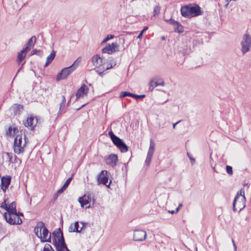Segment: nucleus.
Segmentation results:
<instances>
[{
	"instance_id": "1",
	"label": "nucleus",
	"mask_w": 251,
	"mask_h": 251,
	"mask_svg": "<svg viewBox=\"0 0 251 251\" xmlns=\"http://www.w3.org/2000/svg\"><path fill=\"white\" fill-rule=\"evenodd\" d=\"M52 234L53 244L57 251H71L67 247L63 232L60 228L54 230Z\"/></svg>"
},
{
	"instance_id": "2",
	"label": "nucleus",
	"mask_w": 251,
	"mask_h": 251,
	"mask_svg": "<svg viewBox=\"0 0 251 251\" xmlns=\"http://www.w3.org/2000/svg\"><path fill=\"white\" fill-rule=\"evenodd\" d=\"M34 233L41 242H51V234L42 222L37 223L34 228Z\"/></svg>"
},
{
	"instance_id": "3",
	"label": "nucleus",
	"mask_w": 251,
	"mask_h": 251,
	"mask_svg": "<svg viewBox=\"0 0 251 251\" xmlns=\"http://www.w3.org/2000/svg\"><path fill=\"white\" fill-rule=\"evenodd\" d=\"M180 12L182 16H200L203 14L201 8L196 3H190L181 6Z\"/></svg>"
},
{
	"instance_id": "4",
	"label": "nucleus",
	"mask_w": 251,
	"mask_h": 251,
	"mask_svg": "<svg viewBox=\"0 0 251 251\" xmlns=\"http://www.w3.org/2000/svg\"><path fill=\"white\" fill-rule=\"evenodd\" d=\"M26 144L25 135L17 134L14 139L13 150L15 153L18 154L23 153L25 151V148Z\"/></svg>"
},
{
	"instance_id": "5",
	"label": "nucleus",
	"mask_w": 251,
	"mask_h": 251,
	"mask_svg": "<svg viewBox=\"0 0 251 251\" xmlns=\"http://www.w3.org/2000/svg\"><path fill=\"white\" fill-rule=\"evenodd\" d=\"M81 61V58L79 57L77 58L72 65L63 69L57 75L56 77L57 80L59 81L66 78L68 76L71 74L76 69L79 65Z\"/></svg>"
},
{
	"instance_id": "6",
	"label": "nucleus",
	"mask_w": 251,
	"mask_h": 251,
	"mask_svg": "<svg viewBox=\"0 0 251 251\" xmlns=\"http://www.w3.org/2000/svg\"><path fill=\"white\" fill-rule=\"evenodd\" d=\"M108 135L113 144L122 152H126L128 151V146L121 139L115 135L111 130L108 132Z\"/></svg>"
},
{
	"instance_id": "7",
	"label": "nucleus",
	"mask_w": 251,
	"mask_h": 251,
	"mask_svg": "<svg viewBox=\"0 0 251 251\" xmlns=\"http://www.w3.org/2000/svg\"><path fill=\"white\" fill-rule=\"evenodd\" d=\"M245 197L242 195L241 192L240 194L237 193L233 202V211H241L245 207Z\"/></svg>"
},
{
	"instance_id": "8",
	"label": "nucleus",
	"mask_w": 251,
	"mask_h": 251,
	"mask_svg": "<svg viewBox=\"0 0 251 251\" xmlns=\"http://www.w3.org/2000/svg\"><path fill=\"white\" fill-rule=\"evenodd\" d=\"M3 217L6 221L10 225H20L22 223V220L17 212L12 213H5Z\"/></svg>"
},
{
	"instance_id": "9",
	"label": "nucleus",
	"mask_w": 251,
	"mask_h": 251,
	"mask_svg": "<svg viewBox=\"0 0 251 251\" xmlns=\"http://www.w3.org/2000/svg\"><path fill=\"white\" fill-rule=\"evenodd\" d=\"M251 44V37L248 34H245L243 36V40L241 42L242 52L245 54L250 50V47Z\"/></svg>"
},
{
	"instance_id": "10",
	"label": "nucleus",
	"mask_w": 251,
	"mask_h": 251,
	"mask_svg": "<svg viewBox=\"0 0 251 251\" xmlns=\"http://www.w3.org/2000/svg\"><path fill=\"white\" fill-rule=\"evenodd\" d=\"M91 60L94 66L100 68L101 71H103V67L105 66V62L100 55H94L92 56Z\"/></svg>"
},
{
	"instance_id": "11",
	"label": "nucleus",
	"mask_w": 251,
	"mask_h": 251,
	"mask_svg": "<svg viewBox=\"0 0 251 251\" xmlns=\"http://www.w3.org/2000/svg\"><path fill=\"white\" fill-rule=\"evenodd\" d=\"M119 45L117 43H112L111 44H107L105 47L102 49V53L111 54L113 52L119 51Z\"/></svg>"
},
{
	"instance_id": "12",
	"label": "nucleus",
	"mask_w": 251,
	"mask_h": 251,
	"mask_svg": "<svg viewBox=\"0 0 251 251\" xmlns=\"http://www.w3.org/2000/svg\"><path fill=\"white\" fill-rule=\"evenodd\" d=\"M107 171L106 170H102L100 173L98 177V180L99 183L105 185L107 187L109 188L111 183V181L108 184H107L108 181V176L107 175Z\"/></svg>"
},
{
	"instance_id": "13",
	"label": "nucleus",
	"mask_w": 251,
	"mask_h": 251,
	"mask_svg": "<svg viewBox=\"0 0 251 251\" xmlns=\"http://www.w3.org/2000/svg\"><path fill=\"white\" fill-rule=\"evenodd\" d=\"M166 22L170 23L174 26V31L178 33H181L183 32V26L178 22L170 18L169 19H164Z\"/></svg>"
},
{
	"instance_id": "14",
	"label": "nucleus",
	"mask_w": 251,
	"mask_h": 251,
	"mask_svg": "<svg viewBox=\"0 0 251 251\" xmlns=\"http://www.w3.org/2000/svg\"><path fill=\"white\" fill-rule=\"evenodd\" d=\"M105 160L107 164L113 168L117 165L118 161V156L115 154H110L105 158Z\"/></svg>"
},
{
	"instance_id": "15",
	"label": "nucleus",
	"mask_w": 251,
	"mask_h": 251,
	"mask_svg": "<svg viewBox=\"0 0 251 251\" xmlns=\"http://www.w3.org/2000/svg\"><path fill=\"white\" fill-rule=\"evenodd\" d=\"M146 238V232L143 230H136L134 231L133 240L136 241H142Z\"/></svg>"
},
{
	"instance_id": "16",
	"label": "nucleus",
	"mask_w": 251,
	"mask_h": 251,
	"mask_svg": "<svg viewBox=\"0 0 251 251\" xmlns=\"http://www.w3.org/2000/svg\"><path fill=\"white\" fill-rule=\"evenodd\" d=\"M10 182L11 177L10 176H3L1 178V188L4 192H5L8 188Z\"/></svg>"
},
{
	"instance_id": "17",
	"label": "nucleus",
	"mask_w": 251,
	"mask_h": 251,
	"mask_svg": "<svg viewBox=\"0 0 251 251\" xmlns=\"http://www.w3.org/2000/svg\"><path fill=\"white\" fill-rule=\"evenodd\" d=\"M88 88L85 84H83L77 90L75 94L76 99L86 95L88 92Z\"/></svg>"
},
{
	"instance_id": "18",
	"label": "nucleus",
	"mask_w": 251,
	"mask_h": 251,
	"mask_svg": "<svg viewBox=\"0 0 251 251\" xmlns=\"http://www.w3.org/2000/svg\"><path fill=\"white\" fill-rule=\"evenodd\" d=\"M37 119H34V118L32 116H30V117H28L26 121L24 123V125L26 127H31V129H33L34 126L37 124Z\"/></svg>"
},
{
	"instance_id": "19",
	"label": "nucleus",
	"mask_w": 251,
	"mask_h": 251,
	"mask_svg": "<svg viewBox=\"0 0 251 251\" xmlns=\"http://www.w3.org/2000/svg\"><path fill=\"white\" fill-rule=\"evenodd\" d=\"M28 51V50H27L26 48H23V50L18 53L17 56V62L19 63V64L21 63L25 58L26 53Z\"/></svg>"
},
{
	"instance_id": "20",
	"label": "nucleus",
	"mask_w": 251,
	"mask_h": 251,
	"mask_svg": "<svg viewBox=\"0 0 251 251\" xmlns=\"http://www.w3.org/2000/svg\"><path fill=\"white\" fill-rule=\"evenodd\" d=\"M78 201L80 203L81 206L82 207L85 206L86 208H88L90 207V205H87L89 203V196L84 195L82 197L79 198Z\"/></svg>"
},
{
	"instance_id": "21",
	"label": "nucleus",
	"mask_w": 251,
	"mask_h": 251,
	"mask_svg": "<svg viewBox=\"0 0 251 251\" xmlns=\"http://www.w3.org/2000/svg\"><path fill=\"white\" fill-rule=\"evenodd\" d=\"M36 41V37L35 36H33L28 40L26 44L25 45L24 48H26L27 50H30L32 47H33Z\"/></svg>"
},
{
	"instance_id": "22",
	"label": "nucleus",
	"mask_w": 251,
	"mask_h": 251,
	"mask_svg": "<svg viewBox=\"0 0 251 251\" xmlns=\"http://www.w3.org/2000/svg\"><path fill=\"white\" fill-rule=\"evenodd\" d=\"M14 115H19L23 110V106L21 104H15L12 106Z\"/></svg>"
},
{
	"instance_id": "23",
	"label": "nucleus",
	"mask_w": 251,
	"mask_h": 251,
	"mask_svg": "<svg viewBox=\"0 0 251 251\" xmlns=\"http://www.w3.org/2000/svg\"><path fill=\"white\" fill-rule=\"evenodd\" d=\"M7 212V213H12L17 212L16 204L15 202L13 201L8 205Z\"/></svg>"
},
{
	"instance_id": "24",
	"label": "nucleus",
	"mask_w": 251,
	"mask_h": 251,
	"mask_svg": "<svg viewBox=\"0 0 251 251\" xmlns=\"http://www.w3.org/2000/svg\"><path fill=\"white\" fill-rule=\"evenodd\" d=\"M56 52L52 50L50 54L47 57L46 63L45 65V67L48 66L54 59L55 56Z\"/></svg>"
},
{
	"instance_id": "25",
	"label": "nucleus",
	"mask_w": 251,
	"mask_h": 251,
	"mask_svg": "<svg viewBox=\"0 0 251 251\" xmlns=\"http://www.w3.org/2000/svg\"><path fill=\"white\" fill-rule=\"evenodd\" d=\"M65 105H66V98L64 96H62V101H61V103H60V105H59V111L58 113V116H59L62 113L65 107Z\"/></svg>"
},
{
	"instance_id": "26",
	"label": "nucleus",
	"mask_w": 251,
	"mask_h": 251,
	"mask_svg": "<svg viewBox=\"0 0 251 251\" xmlns=\"http://www.w3.org/2000/svg\"><path fill=\"white\" fill-rule=\"evenodd\" d=\"M80 223H81V224H82L83 225V226H82V227H81L80 229L79 230L78 229V228H79V223H78V222H75V223L73 226H74L75 232L80 233L81 231H82L83 229L84 226V224L83 223H82V222H81Z\"/></svg>"
},
{
	"instance_id": "27",
	"label": "nucleus",
	"mask_w": 251,
	"mask_h": 251,
	"mask_svg": "<svg viewBox=\"0 0 251 251\" xmlns=\"http://www.w3.org/2000/svg\"><path fill=\"white\" fill-rule=\"evenodd\" d=\"M153 153L148 152L147 153V157L145 160V163L147 166H149L152 157Z\"/></svg>"
},
{
	"instance_id": "28",
	"label": "nucleus",
	"mask_w": 251,
	"mask_h": 251,
	"mask_svg": "<svg viewBox=\"0 0 251 251\" xmlns=\"http://www.w3.org/2000/svg\"><path fill=\"white\" fill-rule=\"evenodd\" d=\"M109 61V64L110 65V67L103 66V71H105V70L110 69L116 65V63L113 59H111Z\"/></svg>"
},
{
	"instance_id": "29",
	"label": "nucleus",
	"mask_w": 251,
	"mask_h": 251,
	"mask_svg": "<svg viewBox=\"0 0 251 251\" xmlns=\"http://www.w3.org/2000/svg\"><path fill=\"white\" fill-rule=\"evenodd\" d=\"M154 148H155V143L152 139H151L150 147H149V149L148 152L154 153Z\"/></svg>"
},
{
	"instance_id": "30",
	"label": "nucleus",
	"mask_w": 251,
	"mask_h": 251,
	"mask_svg": "<svg viewBox=\"0 0 251 251\" xmlns=\"http://www.w3.org/2000/svg\"><path fill=\"white\" fill-rule=\"evenodd\" d=\"M133 95V93H130L128 92L123 91L121 93L120 97V98H124L126 96H129V97L132 98Z\"/></svg>"
},
{
	"instance_id": "31",
	"label": "nucleus",
	"mask_w": 251,
	"mask_h": 251,
	"mask_svg": "<svg viewBox=\"0 0 251 251\" xmlns=\"http://www.w3.org/2000/svg\"><path fill=\"white\" fill-rule=\"evenodd\" d=\"M42 251H54V250L50 245L46 244Z\"/></svg>"
},
{
	"instance_id": "32",
	"label": "nucleus",
	"mask_w": 251,
	"mask_h": 251,
	"mask_svg": "<svg viewBox=\"0 0 251 251\" xmlns=\"http://www.w3.org/2000/svg\"><path fill=\"white\" fill-rule=\"evenodd\" d=\"M161 9V7L159 5H156L154 8L153 16L157 15L159 14Z\"/></svg>"
},
{
	"instance_id": "33",
	"label": "nucleus",
	"mask_w": 251,
	"mask_h": 251,
	"mask_svg": "<svg viewBox=\"0 0 251 251\" xmlns=\"http://www.w3.org/2000/svg\"><path fill=\"white\" fill-rule=\"evenodd\" d=\"M16 130H18V129L17 128V127H14L13 128H12V127L11 126H10L9 127L8 129V131H7V134H9V135H11L12 134V131H13V133H15L16 132Z\"/></svg>"
},
{
	"instance_id": "34",
	"label": "nucleus",
	"mask_w": 251,
	"mask_h": 251,
	"mask_svg": "<svg viewBox=\"0 0 251 251\" xmlns=\"http://www.w3.org/2000/svg\"><path fill=\"white\" fill-rule=\"evenodd\" d=\"M3 154L5 155L7 159H8L9 162L10 163H12V154L9 152H4Z\"/></svg>"
},
{
	"instance_id": "35",
	"label": "nucleus",
	"mask_w": 251,
	"mask_h": 251,
	"mask_svg": "<svg viewBox=\"0 0 251 251\" xmlns=\"http://www.w3.org/2000/svg\"><path fill=\"white\" fill-rule=\"evenodd\" d=\"M226 173L229 175H231L233 174L232 168L230 166L226 165Z\"/></svg>"
},
{
	"instance_id": "36",
	"label": "nucleus",
	"mask_w": 251,
	"mask_h": 251,
	"mask_svg": "<svg viewBox=\"0 0 251 251\" xmlns=\"http://www.w3.org/2000/svg\"><path fill=\"white\" fill-rule=\"evenodd\" d=\"M146 97L145 95H138L133 94L132 98L136 99V100H138L140 99H143Z\"/></svg>"
},
{
	"instance_id": "37",
	"label": "nucleus",
	"mask_w": 251,
	"mask_h": 251,
	"mask_svg": "<svg viewBox=\"0 0 251 251\" xmlns=\"http://www.w3.org/2000/svg\"><path fill=\"white\" fill-rule=\"evenodd\" d=\"M72 180V177L68 178L63 185L64 188H67Z\"/></svg>"
},
{
	"instance_id": "38",
	"label": "nucleus",
	"mask_w": 251,
	"mask_h": 251,
	"mask_svg": "<svg viewBox=\"0 0 251 251\" xmlns=\"http://www.w3.org/2000/svg\"><path fill=\"white\" fill-rule=\"evenodd\" d=\"M8 202H7V200H5L3 202L1 203L0 207L1 208L5 209L7 211V209L8 207Z\"/></svg>"
},
{
	"instance_id": "39",
	"label": "nucleus",
	"mask_w": 251,
	"mask_h": 251,
	"mask_svg": "<svg viewBox=\"0 0 251 251\" xmlns=\"http://www.w3.org/2000/svg\"><path fill=\"white\" fill-rule=\"evenodd\" d=\"M114 36L113 35H108L105 38L103 41V43H105L109 41V40L113 38Z\"/></svg>"
},
{
	"instance_id": "40",
	"label": "nucleus",
	"mask_w": 251,
	"mask_h": 251,
	"mask_svg": "<svg viewBox=\"0 0 251 251\" xmlns=\"http://www.w3.org/2000/svg\"><path fill=\"white\" fill-rule=\"evenodd\" d=\"M187 155L189 157L190 160H191V164L193 165L195 162V159L192 157L188 153H187Z\"/></svg>"
},
{
	"instance_id": "41",
	"label": "nucleus",
	"mask_w": 251,
	"mask_h": 251,
	"mask_svg": "<svg viewBox=\"0 0 251 251\" xmlns=\"http://www.w3.org/2000/svg\"><path fill=\"white\" fill-rule=\"evenodd\" d=\"M66 189V188H64L63 186L60 189H59L57 192V194L59 195L61 194Z\"/></svg>"
},
{
	"instance_id": "42",
	"label": "nucleus",
	"mask_w": 251,
	"mask_h": 251,
	"mask_svg": "<svg viewBox=\"0 0 251 251\" xmlns=\"http://www.w3.org/2000/svg\"><path fill=\"white\" fill-rule=\"evenodd\" d=\"M161 84H157L154 81H151V86L152 87V89L157 86H159V85H161Z\"/></svg>"
},
{
	"instance_id": "43",
	"label": "nucleus",
	"mask_w": 251,
	"mask_h": 251,
	"mask_svg": "<svg viewBox=\"0 0 251 251\" xmlns=\"http://www.w3.org/2000/svg\"><path fill=\"white\" fill-rule=\"evenodd\" d=\"M104 71H102L101 72L99 70H96V72H97V73L100 75V76L101 77H102L103 75H104Z\"/></svg>"
},
{
	"instance_id": "44",
	"label": "nucleus",
	"mask_w": 251,
	"mask_h": 251,
	"mask_svg": "<svg viewBox=\"0 0 251 251\" xmlns=\"http://www.w3.org/2000/svg\"><path fill=\"white\" fill-rule=\"evenodd\" d=\"M73 225L72 224L70 227H69V231L70 232H75V229H74V226H73Z\"/></svg>"
},
{
	"instance_id": "45",
	"label": "nucleus",
	"mask_w": 251,
	"mask_h": 251,
	"mask_svg": "<svg viewBox=\"0 0 251 251\" xmlns=\"http://www.w3.org/2000/svg\"><path fill=\"white\" fill-rule=\"evenodd\" d=\"M182 206V203H180L178 205V206L176 208V212H177L179 210V208Z\"/></svg>"
},
{
	"instance_id": "46",
	"label": "nucleus",
	"mask_w": 251,
	"mask_h": 251,
	"mask_svg": "<svg viewBox=\"0 0 251 251\" xmlns=\"http://www.w3.org/2000/svg\"><path fill=\"white\" fill-rule=\"evenodd\" d=\"M155 82L157 83V84H162L161 85H159V86H164V83L163 81H161V82L155 81Z\"/></svg>"
},
{
	"instance_id": "47",
	"label": "nucleus",
	"mask_w": 251,
	"mask_h": 251,
	"mask_svg": "<svg viewBox=\"0 0 251 251\" xmlns=\"http://www.w3.org/2000/svg\"><path fill=\"white\" fill-rule=\"evenodd\" d=\"M4 228L3 227L2 224L0 223V232L3 230Z\"/></svg>"
},
{
	"instance_id": "48",
	"label": "nucleus",
	"mask_w": 251,
	"mask_h": 251,
	"mask_svg": "<svg viewBox=\"0 0 251 251\" xmlns=\"http://www.w3.org/2000/svg\"><path fill=\"white\" fill-rule=\"evenodd\" d=\"M180 122V121H179L177 122L176 123L174 124H173V128H175L176 125L177 124H178Z\"/></svg>"
},
{
	"instance_id": "49",
	"label": "nucleus",
	"mask_w": 251,
	"mask_h": 251,
	"mask_svg": "<svg viewBox=\"0 0 251 251\" xmlns=\"http://www.w3.org/2000/svg\"><path fill=\"white\" fill-rule=\"evenodd\" d=\"M148 26H145L144 27V28L142 29V30H143V31L145 32L146 31H147L148 29Z\"/></svg>"
},
{
	"instance_id": "50",
	"label": "nucleus",
	"mask_w": 251,
	"mask_h": 251,
	"mask_svg": "<svg viewBox=\"0 0 251 251\" xmlns=\"http://www.w3.org/2000/svg\"><path fill=\"white\" fill-rule=\"evenodd\" d=\"M37 52H39V50L37 51V50H33V53L31 54H37Z\"/></svg>"
},
{
	"instance_id": "51",
	"label": "nucleus",
	"mask_w": 251,
	"mask_h": 251,
	"mask_svg": "<svg viewBox=\"0 0 251 251\" xmlns=\"http://www.w3.org/2000/svg\"><path fill=\"white\" fill-rule=\"evenodd\" d=\"M143 35L141 33H139L138 36H137V38L141 39Z\"/></svg>"
},
{
	"instance_id": "52",
	"label": "nucleus",
	"mask_w": 251,
	"mask_h": 251,
	"mask_svg": "<svg viewBox=\"0 0 251 251\" xmlns=\"http://www.w3.org/2000/svg\"><path fill=\"white\" fill-rule=\"evenodd\" d=\"M18 214H19V216H23V214L22 213H18Z\"/></svg>"
},
{
	"instance_id": "53",
	"label": "nucleus",
	"mask_w": 251,
	"mask_h": 251,
	"mask_svg": "<svg viewBox=\"0 0 251 251\" xmlns=\"http://www.w3.org/2000/svg\"><path fill=\"white\" fill-rule=\"evenodd\" d=\"M190 50L189 49V51H190ZM189 51H183V53H184V54H185V53H189Z\"/></svg>"
},
{
	"instance_id": "54",
	"label": "nucleus",
	"mask_w": 251,
	"mask_h": 251,
	"mask_svg": "<svg viewBox=\"0 0 251 251\" xmlns=\"http://www.w3.org/2000/svg\"><path fill=\"white\" fill-rule=\"evenodd\" d=\"M105 67H110V65H109V64L108 63L107 65H106V64H105Z\"/></svg>"
},
{
	"instance_id": "55",
	"label": "nucleus",
	"mask_w": 251,
	"mask_h": 251,
	"mask_svg": "<svg viewBox=\"0 0 251 251\" xmlns=\"http://www.w3.org/2000/svg\"><path fill=\"white\" fill-rule=\"evenodd\" d=\"M233 246H234V249H235V250H236V246L235 244H233Z\"/></svg>"
},
{
	"instance_id": "56",
	"label": "nucleus",
	"mask_w": 251,
	"mask_h": 251,
	"mask_svg": "<svg viewBox=\"0 0 251 251\" xmlns=\"http://www.w3.org/2000/svg\"><path fill=\"white\" fill-rule=\"evenodd\" d=\"M233 246H234V249H235V250H236V246L235 244H233Z\"/></svg>"
},
{
	"instance_id": "57",
	"label": "nucleus",
	"mask_w": 251,
	"mask_h": 251,
	"mask_svg": "<svg viewBox=\"0 0 251 251\" xmlns=\"http://www.w3.org/2000/svg\"><path fill=\"white\" fill-rule=\"evenodd\" d=\"M144 32H145L143 31V30H142V31H141L140 33H141L143 35Z\"/></svg>"
},
{
	"instance_id": "58",
	"label": "nucleus",
	"mask_w": 251,
	"mask_h": 251,
	"mask_svg": "<svg viewBox=\"0 0 251 251\" xmlns=\"http://www.w3.org/2000/svg\"><path fill=\"white\" fill-rule=\"evenodd\" d=\"M171 213H176V211H172L171 212H170Z\"/></svg>"
},
{
	"instance_id": "59",
	"label": "nucleus",
	"mask_w": 251,
	"mask_h": 251,
	"mask_svg": "<svg viewBox=\"0 0 251 251\" xmlns=\"http://www.w3.org/2000/svg\"><path fill=\"white\" fill-rule=\"evenodd\" d=\"M232 243H233V245L234 244H235L234 241V240H233V239L232 240Z\"/></svg>"
},
{
	"instance_id": "60",
	"label": "nucleus",
	"mask_w": 251,
	"mask_h": 251,
	"mask_svg": "<svg viewBox=\"0 0 251 251\" xmlns=\"http://www.w3.org/2000/svg\"><path fill=\"white\" fill-rule=\"evenodd\" d=\"M162 40H164L165 39V37H162Z\"/></svg>"
},
{
	"instance_id": "61",
	"label": "nucleus",
	"mask_w": 251,
	"mask_h": 251,
	"mask_svg": "<svg viewBox=\"0 0 251 251\" xmlns=\"http://www.w3.org/2000/svg\"><path fill=\"white\" fill-rule=\"evenodd\" d=\"M85 104H83L81 107H83Z\"/></svg>"
},
{
	"instance_id": "62",
	"label": "nucleus",
	"mask_w": 251,
	"mask_h": 251,
	"mask_svg": "<svg viewBox=\"0 0 251 251\" xmlns=\"http://www.w3.org/2000/svg\"><path fill=\"white\" fill-rule=\"evenodd\" d=\"M15 159H16V158H17V156H15Z\"/></svg>"
}]
</instances>
